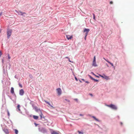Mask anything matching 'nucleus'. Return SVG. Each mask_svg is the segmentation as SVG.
<instances>
[{
    "label": "nucleus",
    "instance_id": "nucleus-1",
    "mask_svg": "<svg viewBox=\"0 0 134 134\" xmlns=\"http://www.w3.org/2000/svg\"><path fill=\"white\" fill-rule=\"evenodd\" d=\"M107 106V107H109L112 109L114 110H116L117 109V107L115 105L112 104H111L109 105H106Z\"/></svg>",
    "mask_w": 134,
    "mask_h": 134
},
{
    "label": "nucleus",
    "instance_id": "nucleus-2",
    "mask_svg": "<svg viewBox=\"0 0 134 134\" xmlns=\"http://www.w3.org/2000/svg\"><path fill=\"white\" fill-rule=\"evenodd\" d=\"M12 32V30L11 29H8L7 31V35L8 38H9L11 36Z\"/></svg>",
    "mask_w": 134,
    "mask_h": 134
},
{
    "label": "nucleus",
    "instance_id": "nucleus-3",
    "mask_svg": "<svg viewBox=\"0 0 134 134\" xmlns=\"http://www.w3.org/2000/svg\"><path fill=\"white\" fill-rule=\"evenodd\" d=\"M57 92L58 95H60L62 94V91L60 88H58L57 89Z\"/></svg>",
    "mask_w": 134,
    "mask_h": 134
},
{
    "label": "nucleus",
    "instance_id": "nucleus-4",
    "mask_svg": "<svg viewBox=\"0 0 134 134\" xmlns=\"http://www.w3.org/2000/svg\"><path fill=\"white\" fill-rule=\"evenodd\" d=\"M36 111H37V112H40V116L41 119H42V118H43L42 116H43V115L42 113V112L41 111L40 109H38L37 110H36Z\"/></svg>",
    "mask_w": 134,
    "mask_h": 134
},
{
    "label": "nucleus",
    "instance_id": "nucleus-5",
    "mask_svg": "<svg viewBox=\"0 0 134 134\" xmlns=\"http://www.w3.org/2000/svg\"><path fill=\"white\" fill-rule=\"evenodd\" d=\"M66 37L68 40H71L72 37V35H66Z\"/></svg>",
    "mask_w": 134,
    "mask_h": 134
},
{
    "label": "nucleus",
    "instance_id": "nucleus-6",
    "mask_svg": "<svg viewBox=\"0 0 134 134\" xmlns=\"http://www.w3.org/2000/svg\"><path fill=\"white\" fill-rule=\"evenodd\" d=\"M24 93V92L23 89H21L20 90L19 94L21 96L23 95Z\"/></svg>",
    "mask_w": 134,
    "mask_h": 134
},
{
    "label": "nucleus",
    "instance_id": "nucleus-7",
    "mask_svg": "<svg viewBox=\"0 0 134 134\" xmlns=\"http://www.w3.org/2000/svg\"><path fill=\"white\" fill-rule=\"evenodd\" d=\"M60 133L58 131H53L51 132V134H59Z\"/></svg>",
    "mask_w": 134,
    "mask_h": 134
},
{
    "label": "nucleus",
    "instance_id": "nucleus-8",
    "mask_svg": "<svg viewBox=\"0 0 134 134\" xmlns=\"http://www.w3.org/2000/svg\"><path fill=\"white\" fill-rule=\"evenodd\" d=\"M99 76H100L101 77L103 78H104L105 79H106L107 80H108V79H109V77L108 76H102V75H99Z\"/></svg>",
    "mask_w": 134,
    "mask_h": 134
},
{
    "label": "nucleus",
    "instance_id": "nucleus-9",
    "mask_svg": "<svg viewBox=\"0 0 134 134\" xmlns=\"http://www.w3.org/2000/svg\"><path fill=\"white\" fill-rule=\"evenodd\" d=\"M92 66H97L96 62V61H93L92 63Z\"/></svg>",
    "mask_w": 134,
    "mask_h": 134
},
{
    "label": "nucleus",
    "instance_id": "nucleus-10",
    "mask_svg": "<svg viewBox=\"0 0 134 134\" xmlns=\"http://www.w3.org/2000/svg\"><path fill=\"white\" fill-rule=\"evenodd\" d=\"M103 59L105 60H106L107 62H108V63H109L110 64H111V65L112 66H114V65L112 63H111L110 62H109L108 60H106V59H105L104 58H103Z\"/></svg>",
    "mask_w": 134,
    "mask_h": 134
},
{
    "label": "nucleus",
    "instance_id": "nucleus-11",
    "mask_svg": "<svg viewBox=\"0 0 134 134\" xmlns=\"http://www.w3.org/2000/svg\"><path fill=\"white\" fill-rule=\"evenodd\" d=\"M10 92L12 94L14 93V89L13 87H11V88Z\"/></svg>",
    "mask_w": 134,
    "mask_h": 134
},
{
    "label": "nucleus",
    "instance_id": "nucleus-12",
    "mask_svg": "<svg viewBox=\"0 0 134 134\" xmlns=\"http://www.w3.org/2000/svg\"><path fill=\"white\" fill-rule=\"evenodd\" d=\"M90 30V29H87L85 28L83 31V32H88Z\"/></svg>",
    "mask_w": 134,
    "mask_h": 134
},
{
    "label": "nucleus",
    "instance_id": "nucleus-13",
    "mask_svg": "<svg viewBox=\"0 0 134 134\" xmlns=\"http://www.w3.org/2000/svg\"><path fill=\"white\" fill-rule=\"evenodd\" d=\"M4 131L5 132V133H9L7 129H4Z\"/></svg>",
    "mask_w": 134,
    "mask_h": 134
},
{
    "label": "nucleus",
    "instance_id": "nucleus-14",
    "mask_svg": "<svg viewBox=\"0 0 134 134\" xmlns=\"http://www.w3.org/2000/svg\"><path fill=\"white\" fill-rule=\"evenodd\" d=\"M34 118L35 119H37L38 118V116L34 115L33 116Z\"/></svg>",
    "mask_w": 134,
    "mask_h": 134
},
{
    "label": "nucleus",
    "instance_id": "nucleus-15",
    "mask_svg": "<svg viewBox=\"0 0 134 134\" xmlns=\"http://www.w3.org/2000/svg\"><path fill=\"white\" fill-rule=\"evenodd\" d=\"M92 118H93L94 119V120H95L96 121H99V120L98 119H97L94 116H93L92 117Z\"/></svg>",
    "mask_w": 134,
    "mask_h": 134
},
{
    "label": "nucleus",
    "instance_id": "nucleus-16",
    "mask_svg": "<svg viewBox=\"0 0 134 134\" xmlns=\"http://www.w3.org/2000/svg\"><path fill=\"white\" fill-rule=\"evenodd\" d=\"M14 131L15 132V133L16 134H17L18 133V131L16 129H15Z\"/></svg>",
    "mask_w": 134,
    "mask_h": 134
},
{
    "label": "nucleus",
    "instance_id": "nucleus-17",
    "mask_svg": "<svg viewBox=\"0 0 134 134\" xmlns=\"http://www.w3.org/2000/svg\"><path fill=\"white\" fill-rule=\"evenodd\" d=\"M20 106L19 105H18L17 106V108L19 110V111H20Z\"/></svg>",
    "mask_w": 134,
    "mask_h": 134
},
{
    "label": "nucleus",
    "instance_id": "nucleus-18",
    "mask_svg": "<svg viewBox=\"0 0 134 134\" xmlns=\"http://www.w3.org/2000/svg\"><path fill=\"white\" fill-rule=\"evenodd\" d=\"M20 12L21 14V15H23L24 14H26V13H25L24 12V13H22V12Z\"/></svg>",
    "mask_w": 134,
    "mask_h": 134
},
{
    "label": "nucleus",
    "instance_id": "nucleus-19",
    "mask_svg": "<svg viewBox=\"0 0 134 134\" xmlns=\"http://www.w3.org/2000/svg\"><path fill=\"white\" fill-rule=\"evenodd\" d=\"M44 101L46 103V104H48L49 105L51 106L50 104L48 102H47L45 100H44Z\"/></svg>",
    "mask_w": 134,
    "mask_h": 134
},
{
    "label": "nucleus",
    "instance_id": "nucleus-20",
    "mask_svg": "<svg viewBox=\"0 0 134 134\" xmlns=\"http://www.w3.org/2000/svg\"><path fill=\"white\" fill-rule=\"evenodd\" d=\"M93 19L94 20H95V16L94 13L93 14Z\"/></svg>",
    "mask_w": 134,
    "mask_h": 134
},
{
    "label": "nucleus",
    "instance_id": "nucleus-21",
    "mask_svg": "<svg viewBox=\"0 0 134 134\" xmlns=\"http://www.w3.org/2000/svg\"><path fill=\"white\" fill-rule=\"evenodd\" d=\"M93 80L94 81H96V82H98V80H97V79H94L93 78Z\"/></svg>",
    "mask_w": 134,
    "mask_h": 134
},
{
    "label": "nucleus",
    "instance_id": "nucleus-22",
    "mask_svg": "<svg viewBox=\"0 0 134 134\" xmlns=\"http://www.w3.org/2000/svg\"><path fill=\"white\" fill-rule=\"evenodd\" d=\"M19 87H21V88H22V85H21L20 83H19Z\"/></svg>",
    "mask_w": 134,
    "mask_h": 134
},
{
    "label": "nucleus",
    "instance_id": "nucleus-23",
    "mask_svg": "<svg viewBox=\"0 0 134 134\" xmlns=\"http://www.w3.org/2000/svg\"><path fill=\"white\" fill-rule=\"evenodd\" d=\"M93 61H96V57L95 56L94 57Z\"/></svg>",
    "mask_w": 134,
    "mask_h": 134
},
{
    "label": "nucleus",
    "instance_id": "nucleus-24",
    "mask_svg": "<svg viewBox=\"0 0 134 134\" xmlns=\"http://www.w3.org/2000/svg\"><path fill=\"white\" fill-rule=\"evenodd\" d=\"M8 58L9 59H10V55L9 54H8Z\"/></svg>",
    "mask_w": 134,
    "mask_h": 134
},
{
    "label": "nucleus",
    "instance_id": "nucleus-25",
    "mask_svg": "<svg viewBox=\"0 0 134 134\" xmlns=\"http://www.w3.org/2000/svg\"><path fill=\"white\" fill-rule=\"evenodd\" d=\"M78 132H79V134L83 133H82V132H81L80 131H78Z\"/></svg>",
    "mask_w": 134,
    "mask_h": 134
},
{
    "label": "nucleus",
    "instance_id": "nucleus-26",
    "mask_svg": "<svg viewBox=\"0 0 134 134\" xmlns=\"http://www.w3.org/2000/svg\"><path fill=\"white\" fill-rule=\"evenodd\" d=\"M88 32H86V33L85 34V36H87V35H88Z\"/></svg>",
    "mask_w": 134,
    "mask_h": 134
},
{
    "label": "nucleus",
    "instance_id": "nucleus-27",
    "mask_svg": "<svg viewBox=\"0 0 134 134\" xmlns=\"http://www.w3.org/2000/svg\"><path fill=\"white\" fill-rule=\"evenodd\" d=\"M65 100L67 102H70V100H68L67 99H65Z\"/></svg>",
    "mask_w": 134,
    "mask_h": 134
},
{
    "label": "nucleus",
    "instance_id": "nucleus-28",
    "mask_svg": "<svg viewBox=\"0 0 134 134\" xmlns=\"http://www.w3.org/2000/svg\"><path fill=\"white\" fill-rule=\"evenodd\" d=\"M2 55V52L1 51H0V57Z\"/></svg>",
    "mask_w": 134,
    "mask_h": 134
},
{
    "label": "nucleus",
    "instance_id": "nucleus-29",
    "mask_svg": "<svg viewBox=\"0 0 134 134\" xmlns=\"http://www.w3.org/2000/svg\"><path fill=\"white\" fill-rule=\"evenodd\" d=\"M74 100H75V101H77H77H78V99H76H76H74Z\"/></svg>",
    "mask_w": 134,
    "mask_h": 134
},
{
    "label": "nucleus",
    "instance_id": "nucleus-30",
    "mask_svg": "<svg viewBox=\"0 0 134 134\" xmlns=\"http://www.w3.org/2000/svg\"><path fill=\"white\" fill-rule=\"evenodd\" d=\"M8 116H9V115H10V114H9V113L8 111Z\"/></svg>",
    "mask_w": 134,
    "mask_h": 134
},
{
    "label": "nucleus",
    "instance_id": "nucleus-31",
    "mask_svg": "<svg viewBox=\"0 0 134 134\" xmlns=\"http://www.w3.org/2000/svg\"><path fill=\"white\" fill-rule=\"evenodd\" d=\"M110 4H112L113 3V2L112 1H110Z\"/></svg>",
    "mask_w": 134,
    "mask_h": 134
},
{
    "label": "nucleus",
    "instance_id": "nucleus-32",
    "mask_svg": "<svg viewBox=\"0 0 134 134\" xmlns=\"http://www.w3.org/2000/svg\"><path fill=\"white\" fill-rule=\"evenodd\" d=\"M2 12H1L0 13V16L2 15Z\"/></svg>",
    "mask_w": 134,
    "mask_h": 134
},
{
    "label": "nucleus",
    "instance_id": "nucleus-33",
    "mask_svg": "<svg viewBox=\"0 0 134 134\" xmlns=\"http://www.w3.org/2000/svg\"><path fill=\"white\" fill-rule=\"evenodd\" d=\"M68 60H69V62H71L73 63V62H71V61L70 60V59H69V58L68 59Z\"/></svg>",
    "mask_w": 134,
    "mask_h": 134
},
{
    "label": "nucleus",
    "instance_id": "nucleus-34",
    "mask_svg": "<svg viewBox=\"0 0 134 134\" xmlns=\"http://www.w3.org/2000/svg\"><path fill=\"white\" fill-rule=\"evenodd\" d=\"M91 79L92 80H93V78L92 77H91V76H90V77Z\"/></svg>",
    "mask_w": 134,
    "mask_h": 134
},
{
    "label": "nucleus",
    "instance_id": "nucleus-35",
    "mask_svg": "<svg viewBox=\"0 0 134 134\" xmlns=\"http://www.w3.org/2000/svg\"><path fill=\"white\" fill-rule=\"evenodd\" d=\"M75 79L76 80V81H78V80H77V79L76 78V77H75Z\"/></svg>",
    "mask_w": 134,
    "mask_h": 134
},
{
    "label": "nucleus",
    "instance_id": "nucleus-36",
    "mask_svg": "<svg viewBox=\"0 0 134 134\" xmlns=\"http://www.w3.org/2000/svg\"><path fill=\"white\" fill-rule=\"evenodd\" d=\"M85 82H86V83H89V82H88V81H85Z\"/></svg>",
    "mask_w": 134,
    "mask_h": 134
},
{
    "label": "nucleus",
    "instance_id": "nucleus-37",
    "mask_svg": "<svg viewBox=\"0 0 134 134\" xmlns=\"http://www.w3.org/2000/svg\"><path fill=\"white\" fill-rule=\"evenodd\" d=\"M91 73H92L93 75H94V76H95V74L94 73H93V72H91Z\"/></svg>",
    "mask_w": 134,
    "mask_h": 134
},
{
    "label": "nucleus",
    "instance_id": "nucleus-38",
    "mask_svg": "<svg viewBox=\"0 0 134 134\" xmlns=\"http://www.w3.org/2000/svg\"><path fill=\"white\" fill-rule=\"evenodd\" d=\"M80 116H83V115L82 114H80Z\"/></svg>",
    "mask_w": 134,
    "mask_h": 134
},
{
    "label": "nucleus",
    "instance_id": "nucleus-39",
    "mask_svg": "<svg viewBox=\"0 0 134 134\" xmlns=\"http://www.w3.org/2000/svg\"><path fill=\"white\" fill-rule=\"evenodd\" d=\"M90 94V95H91V96H93L92 94L90 93V94Z\"/></svg>",
    "mask_w": 134,
    "mask_h": 134
},
{
    "label": "nucleus",
    "instance_id": "nucleus-40",
    "mask_svg": "<svg viewBox=\"0 0 134 134\" xmlns=\"http://www.w3.org/2000/svg\"><path fill=\"white\" fill-rule=\"evenodd\" d=\"M122 124H122V122H120V124L121 125H122Z\"/></svg>",
    "mask_w": 134,
    "mask_h": 134
},
{
    "label": "nucleus",
    "instance_id": "nucleus-41",
    "mask_svg": "<svg viewBox=\"0 0 134 134\" xmlns=\"http://www.w3.org/2000/svg\"><path fill=\"white\" fill-rule=\"evenodd\" d=\"M86 36H85V40H86Z\"/></svg>",
    "mask_w": 134,
    "mask_h": 134
},
{
    "label": "nucleus",
    "instance_id": "nucleus-42",
    "mask_svg": "<svg viewBox=\"0 0 134 134\" xmlns=\"http://www.w3.org/2000/svg\"><path fill=\"white\" fill-rule=\"evenodd\" d=\"M95 76L96 77H99V76H97V75H95Z\"/></svg>",
    "mask_w": 134,
    "mask_h": 134
},
{
    "label": "nucleus",
    "instance_id": "nucleus-43",
    "mask_svg": "<svg viewBox=\"0 0 134 134\" xmlns=\"http://www.w3.org/2000/svg\"><path fill=\"white\" fill-rule=\"evenodd\" d=\"M15 12H16V13H18V12L17 10H15Z\"/></svg>",
    "mask_w": 134,
    "mask_h": 134
},
{
    "label": "nucleus",
    "instance_id": "nucleus-44",
    "mask_svg": "<svg viewBox=\"0 0 134 134\" xmlns=\"http://www.w3.org/2000/svg\"><path fill=\"white\" fill-rule=\"evenodd\" d=\"M65 58H68V59H69V58H68V57H66Z\"/></svg>",
    "mask_w": 134,
    "mask_h": 134
},
{
    "label": "nucleus",
    "instance_id": "nucleus-45",
    "mask_svg": "<svg viewBox=\"0 0 134 134\" xmlns=\"http://www.w3.org/2000/svg\"><path fill=\"white\" fill-rule=\"evenodd\" d=\"M82 80H83V81H85V80L84 79H82Z\"/></svg>",
    "mask_w": 134,
    "mask_h": 134
},
{
    "label": "nucleus",
    "instance_id": "nucleus-46",
    "mask_svg": "<svg viewBox=\"0 0 134 134\" xmlns=\"http://www.w3.org/2000/svg\"><path fill=\"white\" fill-rule=\"evenodd\" d=\"M88 76L90 77V76H91L90 75H88Z\"/></svg>",
    "mask_w": 134,
    "mask_h": 134
},
{
    "label": "nucleus",
    "instance_id": "nucleus-47",
    "mask_svg": "<svg viewBox=\"0 0 134 134\" xmlns=\"http://www.w3.org/2000/svg\"><path fill=\"white\" fill-rule=\"evenodd\" d=\"M2 61L3 63V60H2Z\"/></svg>",
    "mask_w": 134,
    "mask_h": 134
},
{
    "label": "nucleus",
    "instance_id": "nucleus-48",
    "mask_svg": "<svg viewBox=\"0 0 134 134\" xmlns=\"http://www.w3.org/2000/svg\"><path fill=\"white\" fill-rule=\"evenodd\" d=\"M107 66L108 67V65H107Z\"/></svg>",
    "mask_w": 134,
    "mask_h": 134
}]
</instances>
